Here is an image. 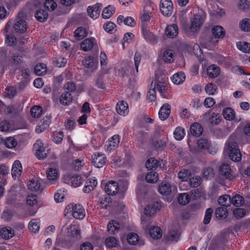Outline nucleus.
Returning a JSON list of instances; mask_svg holds the SVG:
<instances>
[{"label": "nucleus", "mask_w": 250, "mask_h": 250, "mask_svg": "<svg viewBox=\"0 0 250 250\" xmlns=\"http://www.w3.org/2000/svg\"><path fill=\"white\" fill-rule=\"evenodd\" d=\"M22 166L21 162L19 160H16L13 164L11 173L14 179L19 178L22 173Z\"/></svg>", "instance_id": "obj_18"}, {"label": "nucleus", "mask_w": 250, "mask_h": 250, "mask_svg": "<svg viewBox=\"0 0 250 250\" xmlns=\"http://www.w3.org/2000/svg\"><path fill=\"white\" fill-rule=\"evenodd\" d=\"M128 243L132 245H136L139 241V236L135 233H130L127 235Z\"/></svg>", "instance_id": "obj_52"}, {"label": "nucleus", "mask_w": 250, "mask_h": 250, "mask_svg": "<svg viewBox=\"0 0 250 250\" xmlns=\"http://www.w3.org/2000/svg\"><path fill=\"white\" fill-rule=\"evenodd\" d=\"M102 8V4L99 3L93 6H88L87 9L88 16L93 19H97L100 15Z\"/></svg>", "instance_id": "obj_12"}, {"label": "nucleus", "mask_w": 250, "mask_h": 250, "mask_svg": "<svg viewBox=\"0 0 250 250\" xmlns=\"http://www.w3.org/2000/svg\"><path fill=\"white\" fill-rule=\"evenodd\" d=\"M104 190L105 192L111 195L117 194L119 191L118 184L115 181H109L105 186Z\"/></svg>", "instance_id": "obj_14"}, {"label": "nucleus", "mask_w": 250, "mask_h": 250, "mask_svg": "<svg viewBox=\"0 0 250 250\" xmlns=\"http://www.w3.org/2000/svg\"><path fill=\"white\" fill-rule=\"evenodd\" d=\"M205 89L208 95H214L217 91V87L214 84L209 83L206 85Z\"/></svg>", "instance_id": "obj_62"}, {"label": "nucleus", "mask_w": 250, "mask_h": 250, "mask_svg": "<svg viewBox=\"0 0 250 250\" xmlns=\"http://www.w3.org/2000/svg\"><path fill=\"white\" fill-rule=\"evenodd\" d=\"M14 28L15 31L18 33H24L27 29V25L25 21L22 19L18 20L15 24Z\"/></svg>", "instance_id": "obj_25"}, {"label": "nucleus", "mask_w": 250, "mask_h": 250, "mask_svg": "<svg viewBox=\"0 0 250 250\" xmlns=\"http://www.w3.org/2000/svg\"><path fill=\"white\" fill-rule=\"evenodd\" d=\"M120 224L115 220L110 221L107 225V230L111 234H115L119 232Z\"/></svg>", "instance_id": "obj_28"}, {"label": "nucleus", "mask_w": 250, "mask_h": 250, "mask_svg": "<svg viewBox=\"0 0 250 250\" xmlns=\"http://www.w3.org/2000/svg\"><path fill=\"white\" fill-rule=\"evenodd\" d=\"M195 12L193 18L190 20V24L189 27L192 32H196L199 30L206 17V14L203 9L197 7Z\"/></svg>", "instance_id": "obj_3"}, {"label": "nucleus", "mask_w": 250, "mask_h": 250, "mask_svg": "<svg viewBox=\"0 0 250 250\" xmlns=\"http://www.w3.org/2000/svg\"><path fill=\"white\" fill-rule=\"evenodd\" d=\"M190 131L193 136H199L203 131V128L200 124L194 123L190 126Z\"/></svg>", "instance_id": "obj_26"}, {"label": "nucleus", "mask_w": 250, "mask_h": 250, "mask_svg": "<svg viewBox=\"0 0 250 250\" xmlns=\"http://www.w3.org/2000/svg\"><path fill=\"white\" fill-rule=\"evenodd\" d=\"M116 111L120 115L125 116L128 113V106L126 102L122 101L117 104Z\"/></svg>", "instance_id": "obj_20"}, {"label": "nucleus", "mask_w": 250, "mask_h": 250, "mask_svg": "<svg viewBox=\"0 0 250 250\" xmlns=\"http://www.w3.org/2000/svg\"><path fill=\"white\" fill-rule=\"evenodd\" d=\"M115 13V8L111 5H108L105 7L103 11L102 17L104 19L110 18Z\"/></svg>", "instance_id": "obj_40"}, {"label": "nucleus", "mask_w": 250, "mask_h": 250, "mask_svg": "<svg viewBox=\"0 0 250 250\" xmlns=\"http://www.w3.org/2000/svg\"><path fill=\"white\" fill-rule=\"evenodd\" d=\"M35 16L37 21L43 22L47 20L48 14L46 11L43 9H39L36 11Z\"/></svg>", "instance_id": "obj_33"}, {"label": "nucleus", "mask_w": 250, "mask_h": 250, "mask_svg": "<svg viewBox=\"0 0 250 250\" xmlns=\"http://www.w3.org/2000/svg\"><path fill=\"white\" fill-rule=\"evenodd\" d=\"M64 211L66 213L70 214L76 219H83L85 215L83 208L80 204H69Z\"/></svg>", "instance_id": "obj_4"}, {"label": "nucleus", "mask_w": 250, "mask_h": 250, "mask_svg": "<svg viewBox=\"0 0 250 250\" xmlns=\"http://www.w3.org/2000/svg\"><path fill=\"white\" fill-rule=\"evenodd\" d=\"M34 147L36 149V155L38 159H43L46 157L49 149L45 148L41 140H37L34 145Z\"/></svg>", "instance_id": "obj_8"}, {"label": "nucleus", "mask_w": 250, "mask_h": 250, "mask_svg": "<svg viewBox=\"0 0 250 250\" xmlns=\"http://www.w3.org/2000/svg\"><path fill=\"white\" fill-rule=\"evenodd\" d=\"M46 176L49 181H55L58 179V171L55 168H49L46 171Z\"/></svg>", "instance_id": "obj_29"}, {"label": "nucleus", "mask_w": 250, "mask_h": 250, "mask_svg": "<svg viewBox=\"0 0 250 250\" xmlns=\"http://www.w3.org/2000/svg\"><path fill=\"white\" fill-rule=\"evenodd\" d=\"M22 107L18 105H10L6 107L5 112L8 114L17 115L21 111Z\"/></svg>", "instance_id": "obj_27"}, {"label": "nucleus", "mask_w": 250, "mask_h": 250, "mask_svg": "<svg viewBox=\"0 0 250 250\" xmlns=\"http://www.w3.org/2000/svg\"><path fill=\"white\" fill-rule=\"evenodd\" d=\"M160 8L164 16L170 17L173 11V3L171 0H161Z\"/></svg>", "instance_id": "obj_6"}, {"label": "nucleus", "mask_w": 250, "mask_h": 250, "mask_svg": "<svg viewBox=\"0 0 250 250\" xmlns=\"http://www.w3.org/2000/svg\"><path fill=\"white\" fill-rule=\"evenodd\" d=\"M190 197L187 193H181L178 197V203L182 205H186L190 201Z\"/></svg>", "instance_id": "obj_46"}, {"label": "nucleus", "mask_w": 250, "mask_h": 250, "mask_svg": "<svg viewBox=\"0 0 250 250\" xmlns=\"http://www.w3.org/2000/svg\"><path fill=\"white\" fill-rule=\"evenodd\" d=\"M70 182L75 187L80 186L83 183V180L81 176L74 175L70 178Z\"/></svg>", "instance_id": "obj_54"}, {"label": "nucleus", "mask_w": 250, "mask_h": 250, "mask_svg": "<svg viewBox=\"0 0 250 250\" xmlns=\"http://www.w3.org/2000/svg\"><path fill=\"white\" fill-rule=\"evenodd\" d=\"M240 27L244 31H250V19L246 18L242 20L240 22Z\"/></svg>", "instance_id": "obj_53"}, {"label": "nucleus", "mask_w": 250, "mask_h": 250, "mask_svg": "<svg viewBox=\"0 0 250 250\" xmlns=\"http://www.w3.org/2000/svg\"><path fill=\"white\" fill-rule=\"evenodd\" d=\"M173 57V51L172 50L168 49L164 52L163 58L166 62L171 63L174 60Z\"/></svg>", "instance_id": "obj_49"}, {"label": "nucleus", "mask_w": 250, "mask_h": 250, "mask_svg": "<svg viewBox=\"0 0 250 250\" xmlns=\"http://www.w3.org/2000/svg\"><path fill=\"white\" fill-rule=\"evenodd\" d=\"M222 120L221 115L218 113H212L209 117V121L212 125H218Z\"/></svg>", "instance_id": "obj_43"}, {"label": "nucleus", "mask_w": 250, "mask_h": 250, "mask_svg": "<svg viewBox=\"0 0 250 250\" xmlns=\"http://www.w3.org/2000/svg\"><path fill=\"white\" fill-rule=\"evenodd\" d=\"M105 243L108 248H113L118 245V240L115 237L111 236L105 239Z\"/></svg>", "instance_id": "obj_58"}, {"label": "nucleus", "mask_w": 250, "mask_h": 250, "mask_svg": "<svg viewBox=\"0 0 250 250\" xmlns=\"http://www.w3.org/2000/svg\"><path fill=\"white\" fill-rule=\"evenodd\" d=\"M97 185V181L94 177L89 178L85 182L83 191L85 193H89L93 190Z\"/></svg>", "instance_id": "obj_21"}, {"label": "nucleus", "mask_w": 250, "mask_h": 250, "mask_svg": "<svg viewBox=\"0 0 250 250\" xmlns=\"http://www.w3.org/2000/svg\"><path fill=\"white\" fill-rule=\"evenodd\" d=\"M186 78L184 73L182 72H177L173 75L171 80L172 82L175 84H180L184 82Z\"/></svg>", "instance_id": "obj_30"}, {"label": "nucleus", "mask_w": 250, "mask_h": 250, "mask_svg": "<svg viewBox=\"0 0 250 250\" xmlns=\"http://www.w3.org/2000/svg\"><path fill=\"white\" fill-rule=\"evenodd\" d=\"M39 223V220L36 219H32L29 223V229L33 232L36 233L38 232L40 229Z\"/></svg>", "instance_id": "obj_48"}, {"label": "nucleus", "mask_w": 250, "mask_h": 250, "mask_svg": "<svg viewBox=\"0 0 250 250\" xmlns=\"http://www.w3.org/2000/svg\"><path fill=\"white\" fill-rule=\"evenodd\" d=\"M225 150L232 161L239 162L241 160V154L235 136L231 135L229 137L226 144Z\"/></svg>", "instance_id": "obj_2"}, {"label": "nucleus", "mask_w": 250, "mask_h": 250, "mask_svg": "<svg viewBox=\"0 0 250 250\" xmlns=\"http://www.w3.org/2000/svg\"><path fill=\"white\" fill-rule=\"evenodd\" d=\"M220 68L216 65L209 66L207 68V74L210 78L216 77L220 73Z\"/></svg>", "instance_id": "obj_32"}, {"label": "nucleus", "mask_w": 250, "mask_h": 250, "mask_svg": "<svg viewBox=\"0 0 250 250\" xmlns=\"http://www.w3.org/2000/svg\"><path fill=\"white\" fill-rule=\"evenodd\" d=\"M41 180L37 178L31 180L28 184V188L34 191H41L42 188L41 185Z\"/></svg>", "instance_id": "obj_19"}, {"label": "nucleus", "mask_w": 250, "mask_h": 250, "mask_svg": "<svg viewBox=\"0 0 250 250\" xmlns=\"http://www.w3.org/2000/svg\"><path fill=\"white\" fill-rule=\"evenodd\" d=\"M159 192L163 195H168L171 191V187L168 183H162L159 187Z\"/></svg>", "instance_id": "obj_39"}, {"label": "nucleus", "mask_w": 250, "mask_h": 250, "mask_svg": "<svg viewBox=\"0 0 250 250\" xmlns=\"http://www.w3.org/2000/svg\"><path fill=\"white\" fill-rule=\"evenodd\" d=\"M213 210L211 208H208L205 211L203 223L205 225L208 224L212 217Z\"/></svg>", "instance_id": "obj_59"}, {"label": "nucleus", "mask_w": 250, "mask_h": 250, "mask_svg": "<svg viewBox=\"0 0 250 250\" xmlns=\"http://www.w3.org/2000/svg\"><path fill=\"white\" fill-rule=\"evenodd\" d=\"M31 114L34 118H39L42 112V108L40 106L35 105L30 110Z\"/></svg>", "instance_id": "obj_61"}, {"label": "nucleus", "mask_w": 250, "mask_h": 250, "mask_svg": "<svg viewBox=\"0 0 250 250\" xmlns=\"http://www.w3.org/2000/svg\"><path fill=\"white\" fill-rule=\"evenodd\" d=\"M68 236L70 237L72 241H75L79 240L81 236V230L75 225H71L68 228Z\"/></svg>", "instance_id": "obj_11"}, {"label": "nucleus", "mask_w": 250, "mask_h": 250, "mask_svg": "<svg viewBox=\"0 0 250 250\" xmlns=\"http://www.w3.org/2000/svg\"><path fill=\"white\" fill-rule=\"evenodd\" d=\"M185 135V129L181 127H178L174 132V138L177 140H181Z\"/></svg>", "instance_id": "obj_55"}, {"label": "nucleus", "mask_w": 250, "mask_h": 250, "mask_svg": "<svg viewBox=\"0 0 250 250\" xmlns=\"http://www.w3.org/2000/svg\"><path fill=\"white\" fill-rule=\"evenodd\" d=\"M223 115L225 119L231 121L235 118V112L232 108L227 107L223 110Z\"/></svg>", "instance_id": "obj_37"}, {"label": "nucleus", "mask_w": 250, "mask_h": 250, "mask_svg": "<svg viewBox=\"0 0 250 250\" xmlns=\"http://www.w3.org/2000/svg\"><path fill=\"white\" fill-rule=\"evenodd\" d=\"M212 33L214 36L215 38H210L208 40V44L206 46V47L208 49H211L214 46H215L217 42L218 41L216 39L222 38L224 37L225 31L224 28L219 25L214 26L212 29Z\"/></svg>", "instance_id": "obj_5"}, {"label": "nucleus", "mask_w": 250, "mask_h": 250, "mask_svg": "<svg viewBox=\"0 0 250 250\" xmlns=\"http://www.w3.org/2000/svg\"><path fill=\"white\" fill-rule=\"evenodd\" d=\"M106 157L103 153H97L92 157L93 165L98 168L102 167L105 164Z\"/></svg>", "instance_id": "obj_10"}, {"label": "nucleus", "mask_w": 250, "mask_h": 250, "mask_svg": "<svg viewBox=\"0 0 250 250\" xmlns=\"http://www.w3.org/2000/svg\"><path fill=\"white\" fill-rule=\"evenodd\" d=\"M26 202L30 206H33L37 204V197L34 194H30L26 197Z\"/></svg>", "instance_id": "obj_63"}, {"label": "nucleus", "mask_w": 250, "mask_h": 250, "mask_svg": "<svg viewBox=\"0 0 250 250\" xmlns=\"http://www.w3.org/2000/svg\"><path fill=\"white\" fill-rule=\"evenodd\" d=\"M95 41V39L93 38L84 40L80 45L81 49L84 51L90 50L93 47Z\"/></svg>", "instance_id": "obj_23"}, {"label": "nucleus", "mask_w": 250, "mask_h": 250, "mask_svg": "<svg viewBox=\"0 0 250 250\" xmlns=\"http://www.w3.org/2000/svg\"><path fill=\"white\" fill-rule=\"evenodd\" d=\"M237 48L242 52L246 53H250V43L247 42H239L237 43Z\"/></svg>", "instance_id": "obj_47"}, {"label": "nucleus", "mask_w": 250, "mask_h": 250, "mask_svg": "<svg viewBox=\"0 0 250 250\" xmlns=\"http://www.w3.org/2000/svg\"><path fill=\"white\" fill-rule=\"evenodd\" d=\"M158 161L153 158H151L147 160L146 163V167L148 170H154L158 166Z\"/></svg>", "instance_id": "obj_44"}, {"label": "nucleus", "mask_w": 250, "mask_h": 250, "mask_svg": "<svg viewBox=\"0 0 250 250\" xmlns=\"http://www.w3.org/2000/svg\"><path fill=\"white\" fill-rule=\"evenodd\" d=\"M160 205L158 202L147 205L145 208V215L149 217L154 214L157 210L160 209Z\"/></svg>", "instance_id": "obj_22"}, {"label": "nucleus", "mask_w": 250, "mask_h": 250, "mask_svg": "<svg viewBox=\"0 0 250 250\" xmlns=\"http://www.w3.org/2000/svg\"><path fill=\"white\" fill-rule=\"evenodd\" d=\"M86 29L83 27H80L74 32V36L76 40H81L87 36Z\"/></svg>", "instance_id": "obj_34"}, {"label": "nucleus", "mask_w": 250, "mask_h": 250, "mask_svg": "<svg viewBox=\"0 0 250 250\" xmlns=\"http://www.w3.org/2000/svg\"><path fill=\"white\" fill-rule=\"evenodd\" d=\"M120 143V138L118 135H114L109 140L104 146L105 150L110 152L116 149Z\"/></svg>", "instance_id": "obj_13"}, {"label": "nucleus", "mask_w": 250, "mask_h": 250, "mask_svg": "<svg viewBox=\"0 0 250 250\" xmlns=\"http://www.w3.org/2000/svg\"><path fill=\"white\" fill-rule=\"evenodd\" d=\"M50 123V118L46 117L45 118L42 119L38 127L36 128V131L38 133L42 132L45 128L48 127L49 124Z\"/></svg>", "instance_id": "obj_31"}, {"label": "nucleus", "mask_w": 250, "mask_h": 250, "mask_svg": "<svg viewBox=\"0 0 250 250\" xmlns=\"http://www.w3.org/2000/svg\"><path fill=\"white\" fill-rule=\"evenodd\" d=\"M219 174L226 180H232L235 176L231 172V169L229 164L223 163L221 164L219 168Z\"/></svg>", "instance_id": "obj_7"}, {"label": "nucleus", "mask_w": 250, "mask_h": 250, "mask_svg": "<svg viewBox=\"0 0 250 250\" xmlns=\"http://www.w3.org/2000/svg\"><path fill=\"white\" fill-rule=\"evenodd\" d=\"M17 145L16 139L12 137L7 138L5 140V145L9 148H13Z\"/></svg>", "instance_id": "obj_60"}, {"label": "nucleus", "mask_w": 250, "mask_h": 250, "mask_svg": "<svg viewBox=\"0 0 250 250\" xmlns=\"http://www.w3.org/2000/svg\"><path fill=\"white\" fill-rule=\"evenodd\" d=\"M167 81V78L165 74L161 71H156L155 73L156 85H155L153 87L150 88L147 92V99L151 102L156 100V88L160 92L163 98H166L167 97L166 91L168 89Z\"/></svg>", "instance_id": "obj_1"}, {"label": "nucleus", "mask_w": 250, "mask_h": 250, "mask_svg": "<svg viewBox=\"0 0 250 250\" xmlns=\"http://www.w3.org/2000/svg\"><path fill=\"white\" fill-rule=\"evenodd\" d=\"M171 106L168 104H165L161 107L159 112L160 119L164 121L166 120L170 115Z\"/></svg>", "instance_id": "obj_16"}, {"label": "nucleus", "mask_w": 250, "mask_h": 250, "mask_svg": "<svg viewBox=\"0 0 250 250\" xmlns=\"http://www.w3.org/2000/svg\"><path fill=\"white\" fill-rule=\"evenodd\" d=\"M0 235L4 239H9L14 235V230L11 227H5L0 230Z\"/></svg>", "instance_id": "obj_24"}, {"label": "nucleus", "mask_w": 250, "mask_h": 250, "mask_svg": "<svg viewBox=\"0 0 250 250\" xmlns=\"http://www.w3.org/2000/svg\"><path fill=\"white\" fill-rule=\"evenodd\" d=\"M142 33L146 40L152 44L157 42L158 38L156 36L153 35L149 31L148 27L146 24H143L141 25Z\"/></svg>", "instance_id": "obj_9"}, {"label": "nucleus", "mask_w": 250, "mask_h": 250, "mask_svg": "<svg viewBox=\"0 0 250 250\" xmlns=\"http://www.w3.org/2000/svg\"><path fill=\"white\" fill-rule=\"evenodd\" d=\"M83 64L85 67L90 68L92 71L97 69L98 62L96 58L93 56H89L83 61Z\"/></svg>", "instance_id": "obj_15"}, {"label": "nucleus", "mask_w": 250, "mask_h": 250, "mask_svg": "<svg viewBox=\"0 0 250 250\" xmlns=\"http://www.w3.org/2000/svg\"><path fill=\"white\" fill-rule=\"evenodd\" d=\"M104 29L108 33H113L116 31V24L111 21H107L104 24Z\"/></svg>", "instance_id": "obj_56"}, {"label": "nucleus", "mask_w": 250, "mask_h": 250, "mask_svg": "<svg viewBox=\"0 0 250 250\" xmlns=\"http://www.w3.org/2000/svg\"><path fill=\"white\" fill-rule=\"evenodd\" d=\"M47 71L45 64L39 63L37 64L34 68L35 73L38 76H41L45 74Z\"/></svg>", "instance_id": "obj_42"}, {"label": "nucleus", "mask_w": 250, "mask_h": 250, "mask_svg": "<svg viewBox=\"0 0 250 250\" xmlns=\"http://www.w3.org/2000/svg\"><path fill=\"white\" fill-rule=\"evenodd\" d=\"M218 202L222 207L227 208L231 204V197L229 195L221 196L219 197Z\"/></svg>", "instance_id": "obj_38"}, {"label": "nucleus", "mask_w": 250, "mask_h": 250, "mask_svg": "<svg viewBox=\"0 0 250 250\" xmlns=\"http://www.w3.org/2000/svg\"><path fill=\"white\" fill-rule=\"evenodd\" d=\"M244 202V198L240 195L236 194L231 198V204H232L236 207L241 206Z\"/></svg>", "instance_id": "obj_50"}, {"label": "nucleus", "mask_w": 250, "mask_h": 250, "mask_svg": "<svg viewBox=\"0 0 250 250\" xmlns=\"http://www.w3.org/2000/svg\"><path fill=\"white\" fill-rule=\"evenodd\" d=\"M215 214L216 217L219 219L226 218L228 215L227 208L224 207L217 208L215 210Z\"/></svg>", "instance_id": "obj_41"}, {"label": "nucleus", "mask_w": 250, "mask_h": 250, "mask_svg": "<svg viewBox=\"0 0 250 250\" xmlns=\"http://www.w3.org/2000/svg\"><path fill=\"white\" fill-rule=\"evenodd\" d=\"M191 172L188 169H183L178 173V178L182 181H187L191 176Z\"/></svg>", "instance_id": "obj_45"}, {"label": "nucleus", "mask_w": 250, "mask_h": 250, "mask_svg": "<svg viewBox=\"0 0 250 250\" xmlns=\"http://www.w3.org/2000/svg\"><path fill=\"white\" fill-rule=\"evenodd\" d=\"M158 179V174L155 172H148L146 176V180L148 183H155Z\"/></svg>", "instance_id": "obj_51"}, {"label": "nucleus", "mask_w": 250, "mask_h": 250, "mask_svg": "<svg viewBox=\"0 0 250 250\" xmlns=\"http://www.w3.org/2000/svg\"><path fill=\"white\" fill-rule=\"evenodd\" d=\"M239 9L247 11L250 9V1L248 0H240L238 3Z\"/></svg>", "instance_id": "obj_57"}, {"label": "nucleus", "mask_w": 250, "mask_h": 250, "mask_svg": "<svg viewBox=\"0 0 250 250\" xmlns=\"http://www.w3.org/2000/svg\"><path fill=\"white\" fill-rule=\"evenodd\" d=\"M72 101V96L68 92H65L62 94L60 98V103L63 105H69Z\"/></svg>", "instance_id": "obj_35"}, {"label": "nucleus", "mask_w": 250, "mask_h": 250, "mask_svg": "<svg viewBox=\"0 0 250 250\" xmlns=\"http://www.w3.org/2000/svg\"><path fill=\"white\" fill-rule=\"evenodd\" d=\"M149 231L150 236L153 239H158L162 236V230L158 227H153Z\"/></svg>", "instance_id": "obj_36"}, {"label": "nucleus", "mask_w": 250, "mask_h": 250, "mask_svg": "<svg viewBox=\"0 0 250 250\" xmlns=\"http://www.w3.org/2000/svg\"><path fill=\"white\" fill-rule=\"evenodd\" d=\"M166 35L169 38H175L178 34V27L177 24H172L167 25L165 30Z\"/></svg>", "instance_id": "obj_17"}, {"label": "nucleus", "mask_w": 250, "mask_h": 250, "mask_svg": "<svg viewBox=\"0 0 250 250\" xmlns=\"http://www.w3.org/2000/svg\"><path fill=\"white\" fill-rule=\"evenodd\" d=\"M180 234L177 230H172L169 232L167 235V239L170 241H177L179 238Z\"/></svg>", "instance_id": "obj_64"}]
</instances>
